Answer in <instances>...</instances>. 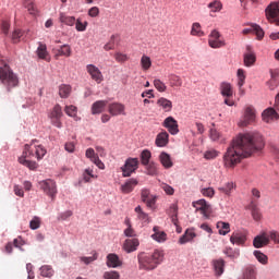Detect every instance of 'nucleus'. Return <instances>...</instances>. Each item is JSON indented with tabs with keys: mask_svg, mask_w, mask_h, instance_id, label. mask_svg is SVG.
Listing matches in <instances>:
<instances>
[{
	"mask_svg": "<svg viewBox=\"0 0 279 279\" xmlns=\"http://www.w3.org/2000/svg\"><path fill=\"white\" fill-rule=\"evenodd\" d=\"M138 245V239H128L124 241L123 250L126 254H132V252H136Z\"/></svg>",
	"mask_w": 279,
	"mask_h": 279,
	"instance_id": "aec40b11",
	"label": "nucleus"
},
{
	"mask_svg": "<svg viewBox=\"0 0 279 279\" xmlns=\"http://www.w3.org/2000/svg\"><path fill=\"white\" fill-rule=\"evenodd\" d=\"M141 198L148 208H154V206H156V196L151 195V192H149V190L143 189L141 192Z\"/></svg>",
	"mask_w": 279,
	"mask_h": 279,
	"instance_id": "4468645a",
	"label": "nucleus"
},
{
	"mask_svg": "<svg viewBox=\"0 0 279 279\" xmlns=\"http://www.w3.org/2000/svg\"><path fill=\"white\" fill-rule=\"evenodd\" d=\"M220 93L222 97L230 98L232 95H234V92L232 90V85L230 83H221L220 84Z\"/></svg>",
	"mask_w": 279,
	"mask_h": 279,
	"instance_id": "7c9ffc66",
	"label": "nucleus"
},
{
	"mask_svg": "<svg viewBox=\"0 0 279 279\" xmlns=\"http://www.w3.org/2000/svg\"><path fill=\"white\" fill-rule=\"evenodd\" d=\"M114 60L118 62H128L130 60V58L128 57V54L123 53V52H116L113 54Z\"/></svg>",
	"mask_w": 279,
	"mask_h": 279,
	"instance_id": "bf43d9fd",
	"label": "nucleus"
},
{
	"mask_svg": "<svg viewBox=\"0 0 279 279\" xmlns=\"http://www.w3.org/2000/svg\"><path fill=\"white\" fill-rule=\"evenodd\" d=\"M265 147V138L258 132L240 134L233 140L223 155L226 169H234L243 158L260 151Z\"/></svg>",
	"mask_w": 279,
	"mask_h": 279,
	"instance_id": "f257e3e1",
	"label": "nucleus"
},
{
	"mask_svg": "<svg viewBox=\"0 0 279 279\" xmlns=\"http://www.w3.org/2000/svg\"><path fill=\"white\" fill-rule=\"evenodd\" d=\"M278 77L279 76L271 74V78L268 82L270 90H276V88H278V84H279Z\"/></svg>",
	"mask_w": 279,
	"mask_h": 279,
	"instance_id": "4d7b16f0",
	"label": "nucleus"
},
{
	"mask_svg": "<svg viewBox=\"0 0 279 279\" xmlns=\"http://www.w3.org/2000/svg\"><path fill=\"white\" fill-rule=\"evenodd\" d=\"M88 27V22H82V20H76L75 22V28L77 32H86V28Z\"/></svg>",
	"mask_w": 279,
	"mask_h": 279,
	"instance_id": "5fc2aeb1",
	"label": "nucleus"
},
{
	"mask_svg": "<svg viewBox=\"0 0 279 279\" xmlns=\"http://www.w3.org/2000/svg\"><path fill=\"white\" fill-rule=\"evenodd\" d=\"M157 106L159 108H162V110L165 112H171V110H173V102H171V100L165 98V97H160L158 100H157Z\"/></svg>",
	"mask_w": 279,
	"mask_h": 279,
	"instance_id": "bb28decb",
	"label": "nucleus"
},
{
	"mask_svg": "<svg viewBox=\"0 0 279 279\" xmlns=\"http://www.w3.org/2000/svg\"><path fill=\"white\" fill-rule=\"evenodd\" d=\"M230 241L233 245H243L247 241V238L243 233L235 231L230 236Z\"/></svg>",
	"mask_w": 279,
	"mask_h": 279,
	"instance_id": "a878e982",
	"label": "nucleus"
},
{
	"mask_svg": "<svg viewBox=\"0 0 279 279\" xmlns=\"http://www.w3.org/2000/svg\"><path fill=\"white\" fill-rule=\"evenodd\" d=\"M39 186L46 195L51 197V199H56V195H58V187L56 186V182L51 179H47L39 182Z\"/></svg>",
	"mask_w": 279,
	"mask_h": 279,
	"instance_id": "0eeeda50",
	"label": "nucleus"
},
{
	"mask_svg": "<svg viewBox=\"0 0 279 279\" xmlns=\"http://www.w3.org/2000/svg\"><path fill=\"white\" fill-rule=\"evenodd\" d=\"M270 241L271 235H269V232L264 231L254 238L253 246L257 250H260V247H266V245H269Z\"/></svg>",
	"mask_w": 279,
	"mask_h": 279,
	"instance_id": "9d476101",
	"label": "nucleus"
},
{
	"mask_svg": "<svg viewBox=\"0 0 279 279\" xmlns=\"http://www.w3.org/2000/svg\"><path fill=\"white\" fill-rule=\"evenodd\" d=\"M86 158H88L92 162H94V165H96V167H98V169H106V165H104L101 162V159H99V156L97 154H95V149L93 148H88L85 153Z\"/></svg>",
	"mask_w": 279,
	"mask_h": 279,
	"instance_id": "dca6fc26",
	"label": "nucleus"
},
{
	"mask_svg": "<svg viewBox=\"0 0 279 279\" xmlns=\"http://www.w3.org/2000/svg\"><path fill=\"white\" fill-rule=\"evenodd\" d=\"M31 230H38L40 228V218L34 217L29 222Z\"/></svg>",
	"mask_w": 279,
	"mask_h": 279,
	"instance_id": "680f3d73",
	"label": "nucleus"
},
{
	"mask_svg": "<svg viewBox=\"0 0 279 279\" xmlns=\"http://www.w3.org/2000/svg\"><path fill=\"white\" fill-rule=\"evenodd\" d=\"M104 278H105V279H120L121 276L119 275L118 271L111 270V271H106V272L104 274Z\"/></svg>",
	"mask_w": 279,
	"mask_h": 279,
	"instance_id": "052dcab7",
	"label": "nucleus"
},
{
	"mask_svg": "<svg viewBox=\"0 0 279 279\" xmlns=\"http://www.w3.org/2000/svg\"><path fill=\"white\" fill-rule=\"evenodd\" d=\"M23 36V32L21 29H15L12 34V40L13 43H19L21 40V37Z\"/></svg>",
	"mask_w": 279,
	"mask_h": 279,
	"instance_id": "338daca9",
	"label": "nucleus"
},
{
	"mask_svg": "<svg viewBox=\"0 0 279 279\" xmlns=\"http://www.w3.org/2000/svg\"><path fill=\"white\" fill-rule=\"evenodd\" d=\"M201 193L204 197L213 198L215 197V189L213 187H205L201 190Z\"/></svg>",
	"mask_w": 279,
	"mask_h": 279,
	"instance_id": "13d9d810",
	"label": "nucleus"
},
{
	"mask_svg": "<svg viewBox=\"0 0 279 279\" xmlns=\"http://www.w3.org/2000/svg\"><path fill=\"white\" fill-rule=\"evenodd\" d=\"M60 21L64 24V25H69L70 27H73V25H75V16H69L64 13L60 14Z\"/></svg>",
	"mask_w": 279,
	"mask_h": 279,
	"instance_id": "ea45409f",
	"label": "nucleus"
},
{
	"mask_svg": "<svg viewBox=\"0 0 279 279\" xmlns=\"http://www.w3.org/2000/svg\"><path fill=\"white\" fill-rule=\"evenodd\" d=\"M270 241H274L279 245V232L278 231H269Z\"/></svg>",
	"mask_w": 279,
	"mask_h": 279,
	"instance_id": "774afa93",
	"label": "nucleus"
},
{
	"mask_svg": "<svg viewBox=\"0 0 279 279\" xmlns=\"http://www.w3.org/2000/svg\"><path fill=\"white\" fill-rule=\"evenodd\" d=\"M163 128L168 130L173 136L180 132V129H178V120L173 117H168L165 119L162 123Z\"/></svg>",
	"mask_w": 279,
	"mask_h": 279,
	"instance_id": "2eb2a0df",
	"label": "nucleus"
},
{
	"mask_svg": "<svg viewBox=\"0 0 279 279\" xmlns=\"http://www.w3.org/2000/svg\"><path fill=\"white\" fill-rule=\"evenodd\" d=\"M36 53L39 60H46L47 62H49V51H47V45L43 43H38V48L36 50Z\"/></svg>",
	"mask_w": 279,
	"mask_h": 279,
	"instance_id": "c85d7f7f",
	"label": "nucleus"
},
{
	"mask_svg": "<svg viewBox=\"0 0 279 279\" xmlns=\"http://www.w3.org/2000/svg\"><path fill=\"white\" fill-rule=\"evenodd\" d=\"M167 215L170 217L173 226H178V205L172 204L167 210Z\"/></svg>",
	"mask_w": 279,
	"mask_h": 279,
	"instance_id": "2f4dec72",
	"label": "nucleus"
},
{
	"mask_svg": "<svg viewBox=\"0 0 279 279\" xmlns=\"http://www.w3.org/2000/svg\"><path fill=\"white\" fill-rule=\"evenodd\" d=\"M136 186H138V180L129 179L124 184L120 186V191L123 193V195H129V193H132Z\"/></svg>",
	"mask_w": 279,
	"mask_h": 279,
	"instance_id": "f3484780",
	"label": "nucleus"
},
{
	"mask_svg": "<svg viewBox=\"0 0 279 279\" xmlns=\"http://www.w3.org/2000/svg\"><path fill=\"white\" fill-rule=\"evenodd\" d=\"M86 71L90 75L92 80L96 82V84H101L104 82V74L95 64H87Z\"/></svg>",
	"mask_w": 279,
	"mask_h": 279,
	"instance_id": "9b49d317",
	"label": "nucleus"
},
{
	"mask_svg": "<svg viewBox=\"0 0 279 279\" xmlns=\"http://www.w3.org/2000/svg\"><path fill=\"white\" fill-rule=\"evenodd\" d=\"M245 70L243 69H239L238 70V86H243V84H245Z\"/></svg>",
	"mask_w": 279,
	"mask_h": 279,
	"instance_id": "6e6d98bb",
	"label": "nucleus"
},
{
	"mask_svg": "<svg viewBox=\"0 0 279 279\" xmlns=\"http://www.w3.org/2000/svg\"><path fill=\"white\" fill-rule=\"evenodd\" d=\"M278 120L279 114L276 112V109H274V107H268L262 112V121H264V123L270 124L274 123V121Z\"/></svg>",
	"mask_w": 279,
	"mask_h": 279,
	"instance_id": "ddd939ff",
	"label": "nucleus"
},
{
	"mask_svg": "<svg viewBox=\"0 0 279 279\" xmlns=\"http://www.w3.org/2000/svg\"><path fill=\"white\" fill-rule=\"evenodd\" d=\"M71 85L62 84L59 86V96L61 99H68L71 95Z\"/></svg>",
	"mask_w": 279,
	"mask_h": 279,
	"instance_id": "f704fd0d",
	"label": "nucleus"
},
{
	"mask_svg": "<svg viewBox=\"0 0 279 279\" xmlns=\"http://www.w3.org/2000/svg\"><path fill=\"white\" fill-rule=\"evenodd\" d=\"M248 210H251L252 217L254 221H260L263 219V214L256 204V201H251L250 205L247 206Z\"/></svg>",
	"mask_w": 279,
	"mask_h": 279,
	"instance_id": "412c9836",
	"label": "nucleus"
},
{
	"mask_svg": "<svg viewBox=\"0 0 279 279\" xmlns=\"http://www.w3.org/2000/svg\"><path fill=\"white\" fill-rule=\"evenodd\" d=\"M114 35H112L109 43L104 46L105 51H112L114 49Z\"/></svg>",
	"mask_w": 279,
	"mask_h": 279,
	"instance_id": "69168bd1",
	"label": "nucleus"
},
{
	"mask_svg": "<svg viewBox=\"0 0 279 279\" xmlns=\"http://www.w3.org/2000/svg\"><path fill=\"white\" fill-rule=\"evenodd\" d=\"M196 234L193 232V230H186L185 233L179 239L180 245H184L185 243H189L194 240Z\"/></svg>",
	"mask_w": 279,
	"mask_h": 279,
	"instance_id": "72a5a7b5",
	"label": "nucleus"
},
{
	"mask_svg": "<svg viewBox=\"0 0 279 279\" xmlns=\"http://www.w3.org/2000/svg\"><path fill=\"white\" fill-rule=\"evenodd\" d=\"M253 254H254L256 260H258V263H260V265H268L269 257H267V255H265V253H263L260 251H254Z\"/></svg>",
	"mask_w": 279,
	"mask_h": 279,
	"instance_id": "4c0bfd02",
	"label": "nucleus"
},
{
	"mask_svg": "<svg viewBox=\"0 0 279 279\" xmlns=\"http://www.w3.org/2000/svg\"><path fill=\"white\" fill-rule=\"evenodd\" d=\"M141 66L143 71H149V69H151V58L143 54L141 58Z\"/></svg>",
	"mask_w": 279,
	"mask_h": 279,
	"instance_id": "79ce46f5",
	"label": "nucleus"
},
{
	"mask_svg": "<svg viewBox=\"0 0 279 279\" xmlns=\"http://www.w3.org/2000/svg\"><path fill=\"white\" fill-rule=\"evenodd\" d=\"M64 113H62V107L60 105H56L50 112L48 113V118L50 119V122L54 128H58L59 130L62 129V117Z\"/></svg>",
	"mask_w": 279,
	"mask_h": 279,
	"instance_id": "423d86ee",
	"label": "nucleus"
},
{
	"mask_svg": "<svg viewBox=\"0 0 279 279\" xmlns=\"http://www.w3.org/2000/svg\"><path fill=\"white\" fill-rule=\"evenodd\" d=\"M256 64V53L252 50V46H246V52L244 53V65L254 66Z\"/></svg>",
	"mask_w": 279,
	"mask_h": 279,
	"instance_id": "a211bd4d",
	"label": "nucleus"
},
{
	"mask_svg": "<svg viewBox=\"0 0 279 279\" xmlns=\"http://www.w3.org/2000/svg\"><path fill=\"white\" fill-rule=\"evenodd\" d=\"M219 151L215 149H209L204 153L205 160H215V158H218Z\"/></svg>",
	"mask_w": 279,
	"mask_h": 279,
	"instance_id": "3c124183",
	"label": "nucleus"
},
{
	"mask_svg": "<svg viewBox=\"0 0 279 279\" xmlns=\"http://www.w3.org/2000/svg\"><path fill=\"white\" fill-rule=\"evenodd\" d=\"M256 121V109L252 106H247L244 109V118L243 121L240 122L241 128H247V125H252Z\"/></svg>",
	"mask_w": 279,
	"mask_h": 279,
	"instance_id": "1a4fd4ad",
	"label": "nucleus"
},
{
	"mask_svg": "<svg viewBox=\"0 0 279 279\" xmlns=\"http://www.w3.org/2000/svg\"><path fill=\"white\" fill-rule=\"evenodd\" d=\"M153 84H154L156 90H158V93L167 92V84H165V82H162L160 78H155Z\"/></svg>",
	"mask_w": 279,
	"mask_h": 279,
	"instance_id": "c03bdc74",
	"label": "nucleus"
},
{
	"mask_svg": "<svg viewBox=\"0 0 279 279\" xmlns=\"http://www.w3.org/2000/svg\"><path fill=\"white\" fill-rule=\"evenodd\" d=\"M135 213L137 214V218L141 221H144V223H147L149 221V215L143 211V208L141 206L135 207Z\"/></svg>",
	"mask_w": 279,
	"mask_h": 279,
	"instance_id": "a19ab883",
	"label": "nucleus"
},
{
	"mask_svg": "<svg viewBox=\"0 0 279 279\" xmlns=\"http://www.w3.org/2000/svg\"><path fill=\"white\" fill-rule=\"evenodd\" d=\"M155 145L157 147H167V145H169V133H167V131H162L157 134Z\"/></svg>",
	"mask_w": 279,
	"mask_h": 279,
	"instance_id": "5701e85b",
	"label": "nucleus"
},
{
	"mask_svg": "<svg viewBox=\"0 0 279 279\" xmlns=\"http://www.w3.org/2000/svg\"><path fill=\"white\" fill-rule=\"evenodd\" d=\"M145 167L148 175H158V165H156V162L151 161Z\"/></svg>",
	"mask_w": 279,
	"mask_h": 279,
	"instance_id": "09e8293b",
	"label": "nucleus"
},
{
	"mask_svg": "<svg viewBox=\"0 0 279 279\" xmlns=\"http://www.w3.org/2000/svg\"><path fill=\"white\" fill-rule=\"evenodd\" d=\"M137 260L140 269L145 271H154L162 260H165V252L160 250H155L151 254L149 253H140L137 255Z\"/></svg>",
	"mask_w": 279,
	"mask_h": 279,
	"instance_id": "7ed1b4c3",
	"label": "nucleus"
},
{
	"mask_svg": "<svg viewBox=\"0 0 279 279\" xmlns=\"http://www.w3.org/2000/svg\"><path fill=\"white\" fill-rule=\"evenodd\" d=\"M138 169V158L126 159L124 166L121 167L123 178H130Z\"/></svg>",
	"mask_w": 279,
	"mask_h": 279,
	"instance_id": "6e6552de",
	"label": "nucleus"
},
{
	"mask_svg": "<svg viewBox=\"0 0 279 279\" xmlns=\"http://www.w3.org/2000/svg\"><path fill=\"white\" fill-rule=\"evenodd\" d=\"M193 207L196 208V210H199L204 217L207 219L210 217V213H213V208L210 205L206 202V199H198L193 203Z\"/></svg>",
	"mask_w": 279,
	"mask_h": 279,
	"instance_id": "f8f14e48",
	"label": "nucleus"
},
{
	"mask_svg": "<svg viewBox=\"0 0 279 279\" xmlns=\"http://www.w3.org/2000/svg\"><path fill=\"white\" fill-rule=\"evenodd\" d=\"M47 154V149L43 147V145L34 146L31 144H26L24 146V150L22 153V156L19 157L20 165H23V167H27L31 171H36L38 169V163L36 161H33L32 158L36 156L37 160H43Z\"/></svg>",
	"mask_w": 279,
	"mask_h": 279,
	"instance_id": "f03ea898",
	"label": "nucleus"
},
{
	"mask_svg": "<svg viewBox=\"0 0 279 279\" xmlns=\"http://www.w3.org/2000/svg\"><path fill=\"white\" fill-rule=\"evenodd\" d=\"M252 27L253 34H256L257 39L263 40V38L265 37V31H263V28L257 24H252Z\"/></svg>",
	"mask_w": 279,
	"mask_h": 279,
	"instance_id": "8fccbe9b",
	"label": "nucleus"
},
{
	"mask_svg": "<svg viewBox=\"0 0 279 279\" xmlns=\"http://www.w3.org/2000/svg\"><path fill=\"white\" fill-rule=\"evenodd\" d=\"M64 112H65V114H68V117L75 118V117H77V107H75L73 105L65 106Z\"/></svg>",
	"mask_w": 279,
	"mask_h": 279,
	"instance_id": "603ef678",
	"label": "nucleus"
},
{
	"mask_svg": "<svg viewBox=\"0 0 279 279\" xmlns=\"http://www.w3.org/2000/svg\"><path fill=\"white\" fill-rule=\"evenodd\" d=\"M153 231L155 232V234H151L154 241H157V243H165V241H167V233L160 231V227H154Z\"/></svg>",
	"mask_w": 279,
	"mask_h": 279,
	"instance_id": "cd10ccee",
	"label": "nucleus"
},
{
	"mask_svg": "<svg viewBox=\"0 0 279 279\" xmlns=\"http://www.w3.org/2000/svg\"><path fill=\"white\" fill-rule=\"evenodd\" d=\"M207 8H209L210 12H221L223 4H221V1L219 0H214Z\"/></svg>",
	"mask_w": 279,
	"mask_h": 279,
	"instance_id": "a18cd8bd",
	"label": "nucleus"
},
{
	"mask_svg": "<svg viewBox=\"0 0 279 279\" xmlns=\"http://www.w3.org/2000/svg\"><path fill=\"white\" fill-rule=\"evenodd\" d=\"M90 179L97 180V175L94 174V171L92 168H87L83 172V180L85 182H90Z\"/></svg>",
	"mask_w": 279,
	"mask_h": 279,
	"instance_id": "de8ad7c7",
	"label": "nucleus"
},
{
	"mask_svg": "<svg viewBox=\"0 0 279 279\" xmlns=\"http://www.w3.org/2000/svg\"><path fill=\"white\" fill-rule=\"evenodd\" d=\"M123 262L119 258V255L110 253L107 255V267L116 269V267H121Z\"/></svg>",
	"mask_w": 279,
	"mask_h": 279,
	"instance_id": "4be33fe9",
	"label": "nucleus"
},
{
	"mask_svg": "<svg viewBox=\"0 0 279 279\" xmlns=\"http://www.w3.org/2000/svg\"><path fill=\"white\" fill-rule=\"evenodd\" d=\"M149 160H151V151H149L147 149L143 150L142 154H141L142 165H144V167L146 165H149L150 163Z\"/></svg>",
	"mask_w": 279,
	"mask_h": 279,
	"instance_id": "49530a36",
	"label": "nucleus"
},
{
	"mask_svg": "<svg viewBox=\"0 0 279 279\" xmlns=\"http://www.w3.org/2000/svg\"><path fill=\"white\" fill-rule=\"evenodd\" d=\"M71 53H73V51L71 50V46L63 45L59 49H57L54 58L57 60L60 58V56H64L65 58H71Z\"/></svg>",
	"mask_w": 279,
	"mask_h": 279,
	"instance_id": "c756f323",
	"label": "nucleus"
},
{
	"mask_svg": "<svg viewBox=\"0 0 279 279\" xmlns=\"http://www.w3.org/2000/svg\"><path fill=\"white\" fill-rule=\"evenodd\" d=\"M190 34L191 36H197L198 38H202V36H206V33L202 31V24H199L198 22L192 24Z\"/></svg>",
	"mask_w": 279,
	"mask_h": 279,
	"instance_id": "473e14b6",
	"label": "nucleus"
},
{
	"mask_svg": "<svg viewBox=\"0 0 279 279\" xmlns=\"http://www.w3.org/2000/svg\"><path fill=\"white\" fill-rule=\"evenodd\" d=\"M225 254H227L229 256V258H239V256L241 255L239 250L234 251L232 248H227L225 251Z\"/></svg>",
	"mask_w": 279,
	"mask_h": 279,
	"instance_id": "0e129e2a",
	"label": "nucleus"
},
{
	"mask_svg": "<svg viewBox=\"0 0 279 279\" xmlns=\"http://www.w3.org/2000/svg\"><path fill=\"white\" fill-rule=\"evenodd\" d=\"M0 82L5 86L7 90L10 92L12 88L19 86V75L14 73L10 65L4 64L0 66Z\"/></svg>",
	"mask_w": 279,
	"mask_h": 279,
	"instance_id": "20e7f679",
	"label": "nucleus"
},
{
	"mask_svg": "<svg viewBox=\"0 0 279 279\" xmlns=\"http://www.w3.org/2000/svg\"><path fill=\"white\" fill-rule=\"evenodd\" d=\"M217 229H218L219 234H221L222 236H226V234H228L230 232V223L219 221V222H217Z\"/></svg>",
	"mask_w": 279,
	"mask_h": 279,
	"instance_id": "c9c22d12",
	"label": "nucleus"
},
{
	"mask_svg": "<svg viewBox=\"0 0 279 279\" xmlns=\"http://www.w3.org/2000/svg\"><path fill=\"white\" fill-rule=\"evenodd\" d=\"M108 106V100H97L92 105V114H101Z\"/></svg>",
	"mask_w": 279,
	"mask_h": 279,
	"instance_id": "b1692460",
	"label": "nucleus"
},
{
	"mask_svg": "<svg viewBox=\"0 0 279 279\" xmlns=\"http://www.w3.org/2000/svg\"><path fill=\"white\" fill-rule=\"evenodd\" d=\"M223 267H226V262H223V259L214 260L216 276H221V274H223Z\"/></svg>",
	"mask_w": 279,
	"mask_h": 279,
	"instance_id": "58836bf2",
	"label": "nucleus"
},
{
	"mask_svg": "<svg viewBox=\"0 0 279 279\" xmlns=\"http://www.w3.org/2000/svg\"><path fill=\"white\" fill-rule=\"evenodd\" d=\"M109 113H111L112 117H119V114H125V105L121 102L110 104Z\"/></svg>",
	"mask_w": 279,
	"mask_h": 279,
	"instance_id": "6ab92c4d",
	"label": "nucleus"
},
{
	"mask_svg": "<svg viewBox=\"0 0 279 279\" xmlns=\"http://www.w3.org/2000/svg\"><path fill=\"white\" fill-rule=\"evenodd\" d=\"M169 84L171 88H180L182 86V78L175 74H170L169 75Z\"/></svg>",
	"mask_w": 279,
	"mask_h": 279,
	"instance_id": "e433bc0d",
	"label": "nucleus"
},
{
	"mask_svg": "<svg viewBox=\"0 0 279 279\" xmlns=\"http://www.w3.org/2000/svg\"><path fill=\"white\" fill-rule=\"evenodd\" d=\"M233 189H234V183L229 182L225 186L218 187V191H220V193H223L225 195H230Z\"/></svg>",
	"mask_w": 279,
	"mask_h": 279,
	"instance_id": "864d4df0",
	"label": "nucleus"
},
{
	"mask_svg": "<svg viewBox=\"0 0 279 279\" xmlns=\"http://www.w3.org/2000/svg\"><path fill=\"white\" fill-rule=\"evenodd\" d=\"M159 161L161 162L163 169H171V167H173V160L171 159V155L168 153H160Z\"/></svg>",
	"mask_w": 279,
	"mask_h": 279,
	"instance_id": "393cba45",
	"label": "nucleus"
},
{
	"mask_svg": "<svg viewBox=\"0 0 279 279\" xmlns=\"http://www.w3.org/2000/svg\"><path fill=\"white\" fill-rule=\"evenodd\" d=\"M208 45L211 49H221L226 47V39L217 29H213L208 36Z\"/></svg>",
	"mask_w": 279,
	"mask_h": 279,
	"instance_id": "39448f33",
	"label": "nucleus"
},
{
	"mask_svg": "<svg viewBox=\"0 0 279 279\" xmlns=\"http://www.w3.org/2000/svg\"><path fill=\"white\" fill-rule=\"evenodd\" d=\"M97 258H98L97 252H94L92 257H81V260L85 265H90V263H94V260H97Z\"/></svg>",
	"mask_w": 279,
	"mask_h": 279,
	"instance_id": "e2e57ef3",
	"label": "nucleus"
},
{
	"mask_svg": "<svg viewBox=\"0 0 279 279\" xmlns=\"http://www.w3.org/2000/svg\"><path fill=\"white\" fill-rule=\"evenodd\" d=\"M40 274L44 278H51L53 276V268L50 265H44L40 267Z\"/></svg>",
	"mask_w": 279,
	"mask_h": 279,
	"instance_id": "37998d69",
	"label": "nucleus"
}]
</instances>
